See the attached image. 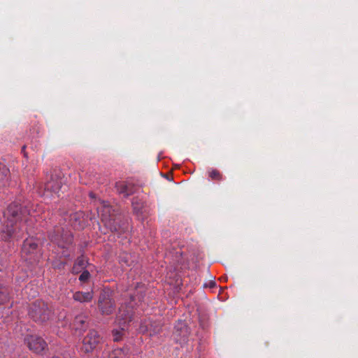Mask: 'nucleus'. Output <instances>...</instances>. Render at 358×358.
<instances>
[{
  "instance_id": "nucleus-22",
  "label": "nucleus",
  "mask_w": 358,
  "mask_h": 358,
  "mask_svg": "<svg viewBox=\"0 0 358 358\" xmlns=\"http://www.w3.org/2000/svg\"><path fill=\"white\" fill-rule=\"evenodd\" d=\"M90 277V273L88 271L85 270L79 276V280L81 282H87Z\"/></svg>"
},
{
  "instance_id": "nucleus-6",
  "label": "nucleus",
  "mask_w": 358,
  "mask_h": 358,
  "mask_svg": "<svg viewBox=\"0 0 358 358\" xmlns=\"http://www.w3.org/2000/svg\"><path fill=\"white\" fill-rule=\"evenodd\" d=\"M49 237L52 242L62 248H67L73 241L72 233L61 227H55Z\"/></svg>"
},
{
  "instance_id": "nucleus-11",
  "label": "nucleus",
  "mask_w": 358,
  "mask_h": 358,
  "mask_svg": "<svg viewBox=\"0 0 358 358\" xmlns=\"http://www.w3.org/2000/svg\"><path fill=\"white\" fill-rule=\"evenodd\" d=\"M162 324L160 322L148 319L141 322L139 327V331L143 334H148L152 337L159 334L162 331Z\"/></svg>"
},
{
  "instance_id": "nucleus-8",
  "label": "nucleus",
  "mask_w": 358,
  "mask_h": 358,
  "mask_svg": "<svg viewBox=\"0 0 358 358\" xmlns=\"http://www.w3.org/2000/svg\"><path fill=\"white\" fill-rule=\"evenodd\" d=\"M101 338L95 330H90L83 338L82 350L89 353L95 350L100 344Z\"/></svg>"
},
{
  "instance_id": "nucleus-15",
  "label": "nucleus",
  "mask_w": 358,
  "mask_h": 358,
  "mask_svg": "<svg viewBox=\"0 0 358 358\" xmlns=\"http://www.w3.org/2000/svg\"><path fill=\"white\" fill-rule=\"evenodd\" d=\"M94 297V293L92 291L90 292H80L78 291L73 293V299L74 301L80 303H88L90 302Z\"/></svg>"
},
{
  "instance_id": "nucleus-27",
  "label": "nucleus",
  "mask_w": 358,
  "mask_h": 358,
  "mask_svg": "<svg viewBox=\"0 0 358 358\" xmlns=\"http://www.w3.org/2000/svg\"><path fill=\"white\" fill-rule=\"evenodd\" d=\"M63 255H64V257H69V254H64Z\"/></svg>"
},
{
  "instance_id": "nucleus-26",
  "label": "nucleus",
  "mask_w": 358,
  "mask_h": 358,
  "mask_svg": "<svg viewBox=\"0 0 358 358\" xmlns=\"http://www.w3.org/2000/svg\"><path fill=\"white\" fill-rule=\"evenodd\" d=\"M132 205H133V206H134V210H136V207L135 206V203H134V202H133V203H132Z\"/></svg>"
},
{
  "instance_id": "nucleus-23",
  "label": "nucleus",
  "mask_w": 358,
  "mask_h": 358,
  "mask_svg": "<svg viewBox=\"0 0 358 358\" xmlns=\"http://www.w3.org/2000/svg\"><path fill=\"white\" fill-rule=\"evenodd\" d=\"M33 285H28L26 286L25 287V292L28 294V291L30 290V291H32L33 290Z\"/></svg>"
},
{
  "instance_id": "nucleus-12",
  "label": "nucleus",
  "mask_w": 358,
  "mask_h": 358,
  "mask_svg": "<svg viewBox=\"0 0 358 358\" xmlns=\"http://www.w3.org/2000/svg\"><path fill=\"white\" fill-rule=\"evenodd\" d=\"M98 307L102 315H111L115 310V302L108 294L103 293L99 296Z\"/></svg>"
},
{
  "instance_id": "nucleus-2",
  "label": "nucleus",
  "mask_w": 358,
  "mask_h": 358,
  "mask_svg": "<svg viewBox=\"0 0 358 358\" xmlns=\"http://www.w3.org/2000/svg\"><path fill=\"white\" fill-rule=\"evenodd\" d=\"M141 295L130 294L129 301H126L122 303L116 317V322L118 328L112 331L113 340L115 342L121 341L124 335L128 324L132 320L134 315V308L138 305V302L141 301Z\"/></svg>"
},
{
  "instance_id": "nucleus-28",
  "label": "nucleus",
  "mask_w": 358,
  "mask_h": 358,
  "mask_svg": "<svg viewBox=\"0 0 358 358\" xmlns=\"http://www.w3.org/2000/svg\"><path fill=\"white\" fill-rule=\"evenodd\" d=\"M90 196L93 197V194L92 193H90Z\"/></svg>"
},
{
  "instance_id": "nucleus-10",
  "label": "nucleus",
  "mask_w": 358,
  "mask_h": 358,
  "mask_svg": "<svg viewBox=\"0 0 358 358\" xmlns=\"http://www.w3.org/2000/svg\"><path fill=\"white\" fill-rule=\"evenodd\" d=\"M24 342L29 350L36 354L43 352L48 346L46 342L41 337L36 335L27 336L24 338Z\"/></svg>"
},
{
  "instance_id": "nucleus-17",
  "label": "nucleus",
  "mask_w": 358,
  "mask_h": 358,
  "mask_svg": "<svg viewBox=\"0 0 358 358\" xmlns=\"http://www.w3.org/2000/svg\"><path fill=\"white\" fill-rule=\"evenodd\" d=\"M110 358H129V349L127 347L115 348L110 355Z\"/></svg>"
},
{
  "instance_id": "nucleus-14",
  "label": "nucleus",
  "mask_w": 358,
  "mask_h": 358,
  "mask_svg": "<svg viewBox=\"0 0 358 358\" xmlns=\"http://www.w3.org/2000/svg\"><path fill=\"white\" fill-rule=\"evenodd\" d=\"M115 187L117 191L123 194L124 196H128L135 192L136 187L134 184L129 182L120 181L116 182Z\"/></svg>"
},
{
  "instance_id": "nucleus-1",
  "label": "nucleus",
  "mask_w": 358,
  "mask_h": 358,
  "mask_svg": "<svg viewBox=\"0 0 358 358\" xmlns=\"http://www.w3.org/2000/svg\"><path fill=\"white\" fill-rule=\"evenodd\" d=\"M34 205L29 201H24L22 204L17 201L10 203L6 210L3 213L6 219L5 226L2 230V236L5 241L10 238L19 239L22 236L19 234L17 229H20L18 222L24 220L27 222V216H39L41 207L36 205V209H33Z\"/></svg>"
},
{
  "instance_id": "nucleus-24",
  "label": "nucleus",
  "mask_w": 358,
  "mask_h": 358,
  "mask_svg": "<svg viewBox=\"0 0 358 358\" xmlns=\"http://www.w3.org/2000/svg\"><path fill=\"white\" fill-rule=\"evenodd\" d=\"M38 292L36 290H33L32 293H29V296L34 298L37 296Z\"/></svg>"
},
{
  "instance_id": "nucleus-21",
  "label": "nucleus",
  "mask_w": 358,
  "mask_h": 358,
  "mask_svg": "<svg viewBox=\"0 0 358 358\" xmlns=\"http://www.w3.org/2000/svg\"><path fill=\"white\" fill-rule=\"evenodd\" d=\"M208 173L209 178H210L211 180H222V173L217 169H210L208 171Z\"/></svg>"
},
{
  "instance_id": "nucleus-25",
  "label": "nucleus",
  "mask_w": 358,
  "mask_h": 358,
  "mask_svg": "<svg viewBox=\"0 0 358 358\" xmlns=\"http://www.w3.org/2000/svg\"><path fill=\"white\" fill-rule=\"evenodd\" d=\"M215 282H211L210 283V287H215Z\"/></svg>"
},
{
  "instance_id": "nucleus-29",
  "label": "nucleus",
  "mask_w": 358,
  "mask_h": 358,
  "mask_svg": "<svg viewBox=\"0 0 358 358\" xmlns=\"http://www.w3.org/2000/svg\"><path fill=\"white\" fill-rule=\"evenodd\" d=\"M53 358H58V357H53Z\"/></svg>"
},
{
  "instance_id": "nucleus-20",
  "label": "nucleus",
  "mask_w": 358,
  "mask_h": 358,
  "mask_svg": "<svg viewBox=\"0 0 358 358\" xmlns=\"http://www.w3.org/2000/svg\"><path fill=\"white\" fill-rule=\"evenodd\" d=\"M9 301V292L6 287L3 285L0 280V305L4 304Z\"/></svg>"
},
{
  "instance_id": "nucleus-9",
  "label": "nucleus",
  "mask_w": 358,
  "mask_h": 358,
  "mask_svg": "<svg viewBox=\"0 0 358 358\" xmlns=\"http://www.w3.org/2000/svg\"><path fill=\"white\" fill-rule=\"evenodd\" d=\"M63 188V181L56 176H52L50 180L45 184L44 195L46 197L59 196V192Z\"/></svg>"
},
{
  "instance_id": "nucleus-19",
  "label": "nucleus",
  "mask_w": 358,
  "mask_h": 358,
  "mask_svg": "<svg viewBox=\"0 0 358 358\" xmlns=\"http://www.w3.org/2000/svg\"><path fill=\"white\" fill-rule=\"evenodd\" d=\"M87 262L84 256H80L76 259L74 266L72 268L73 273H78L80 269L86 266Z\"/></svg>"
},
{
  "instance_id": "nucleus-18",
  "label": "nucleus",
  "mask_w": 358,
  "mask_h": 358,
  "mask_svg": "<svg viewBox=\"0 0 358 358\" xmlns=\"http://www.w3.org/2000/svg\"><path fill=\"white\" fill-rule=\"evenodd\" d=\"M9 170L0 163V187L5 186L8 182Z\"/></svg>"
},
{
  "instance_id": "nucleus-16",
  "label": "nucleus",
  "mask_w": 358,
  "mask_h": 358,
  "mask_svg": "<svg viewBox=\"0 0 358 358\" xmlns=\"http://www.w3.org/2000/svg\"><path fill=\"white\" fill-rule=\"evenodd\" d=\"M87 316L85 314H80L75 317L73 326L76 330L84 331L87 327Z\"/></svg>"
},
{
  "instance_id": "nucleus-5",
  "label": "nucleus",
  "mask_w": 358,
  "mask_h": 358,
  "mask_svg": "<svg viewBox=\"0 0 358 358\" xmlns=\"http://www.w3.org/2000/svg\"><path fill=\"white\" fill-rule=\"evenodd\" d=\"M21 256L25 261L30 263L38 261L41 253L38 249V241L37 238L30 237L24 241L21 250Z\"/></svg>"
},
{
  "instance_id": "nucleus-7",
  "label": "nucleus",
  "mask_w": 358,
  "mask_h": 358,
  "mask_svg": "<svg viewBox=\"0 0 358 358\" xmlns=\"http://www.w3.org/2000/svg\"><path fill=\"white\" fill-rule=\"evenodd\" d=\"M189 329L186 322L179 320L175 324L173 334V339L182 346L186 344L189 341Z\"/></svg>"
},
{
  "instance_id": "nucleus-3",
  "label": "nucleus",
  "mask_w": 358,
  "mask_h": 358,
  "mask_svg": "<svg viewBox=\"0 0 358 358\" xmlns=\"http://www.w3.org/2000/svg\"><path fill=\"white\" fill-rule=\"evenodd\" d=\"M29 315L34 322L43 324L53 318V311L48 303L43 301H36L29 308Z\"/></svg>"
},
{
  "instance_id": "nucleus-4",
  "label": "nucleus",
  "mask_w": 358,
  "mask_h": 358,
  "mask_svg": "<svg viewBox=\"0 0 358 358\" xmlns=\"http://www.w3.org/2000/svg\"><path fill=\"white\" fill-rule=\"evenodd\" d=\"M115 210L106 204H103L101 213V221L104 226L112 232L122 234L124 232V224H121V217L114 213Z\"/></svg>"
},
{
  "instance_id": "nucleus-13",
  "label": "nucleus",
  "mask_w": 358,
  "mask_h": 358,
  "mask_svg": "<svg viewBox=\"0 0 358 358\" xmlns=\"http://www.w3.org/2000/svg\"><path fill=\"white\" fill-rule=\"evenodd\" d=\"M69 222L71 227L77 230L83 229L85 226L83 214L81 212L71 213Z\"/></svg>"
}]
</instances>
